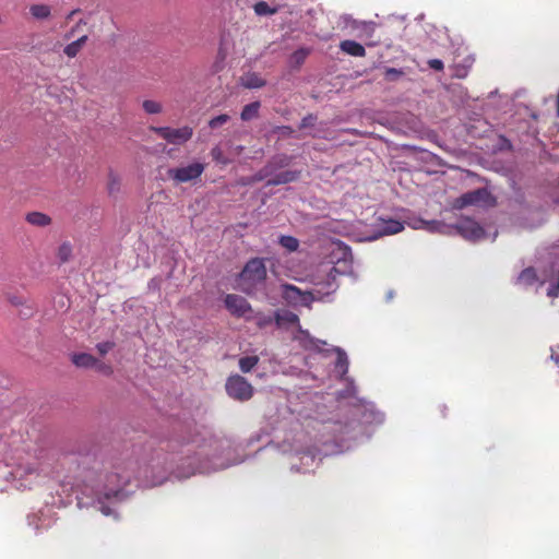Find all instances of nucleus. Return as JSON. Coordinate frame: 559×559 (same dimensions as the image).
I'll return each instance as SVG.
<instances>
[{"mask_svg":"<svg viewBox=\"0 0 559 559\" xmlns=\"http://www.w3.org/2000/svg\"><path fill=\"white\" fill-rule=\"evenodd\" d=\"M128 478L118 473H107L99 476V481L92 487L96 497L94 507L105 515L111 514V509L105 504L104 500L123 501L128 498L129 492L124 489Z\"/></svg>","mask_w":559,"mask_h":559,"instance_id":"1","label":"nucleus"},{"mask_svg":"<svg viewBox=\"0 0 559 559\" xmlns=\"http://www.w3.org/2000/svg\"><path fill=\"white\" fill-rule=\"evenodd\" d=\"M266 278V266L261 258L250 259L238 277V287L247 295H252Z\"/></svg>","mask_w":559,"mask_h":559,"instance_id":"2","label":"nucleus"},{"mask_svg":"<svg viewBox=\"0 0 559 559\" xmlns=\"http://www.w3.org/2000/svg\"><path fill=\"white\" fill-rule=\"evenodd\" d=\"M226 394L238 402H247L254 394L253 385L242 376L230 374L225 382Z\"/></svg>","mask_w":559,"mask_h":559,"instance_id":"3","label":"nucleus"},{"mask_svg":"<svg viewBox=\"0 0 559 559\" xmlns=\"http://www.w3.org/2000/svg\"><path fill=\"white\" fill-rule=\"evenodd\" d=\"M159 138L166 140L170 144L180 145L188 142L193 135V129L189 126L173 129L169 127L152 128Z\"/></svg>","mask_w":559,"mask_h":559,"instance_id":"4","label":"nucleus"},{"mask_svg":"<svg viewBox=\"0 0 559 559\" xmlns=\"http://www.w3.org/2000/svg\"><path fill=\"white\" fill-rule=\"evenodd\" d=\"M202 163H193L185 167L170 168L168 177L177 183L188 182L201 177L204 171Z\"/></svg>","mask_w":559,"mask_h":559,"instance_id":"5","label":"nucleus"},{"mask_svg":"<svg viewBox=\"0 0 559 559\" xmlns=\"http://www.w3.org/2000/svg\"><path fill=\"white\" fill-rule=\"evenodd\" d=\"M457 234L467 240H479L485 237L484 228L473 219L464 218L455 225Z\"/></svg>","mask_w":559,"mask_h":559,"instance_id":"6","label":"nucleus"},{"mask_svg":"<svg viewBox=\"0 0 559 559\" xmlns=\"http://www.w3.org/2000/svg\"><path fill=\"white\" fill-rule=\"evenodd\" d=\"M224 302L227 310L238 318L245 317L251 311V306L247 299L236 294L226 295Z\"/></svg>","mask_w":559,"mask_h":559,"instance_id":"7","label":"nucleus"},{"mask_svg":"<svg viewBox=\"0 0 559 559\" xmlns=\"http://www.w3.org/2000/svg\"><path fill=\"white\" fill-rule=\"evenodd\" d=\"M404 229V225L402 222L393 218H379V224L377 228V237L386 236V235H394Z\"/></svg>","mask_w":559,"mask_h":559,"instance_id":"8","label":"nucleus"},{"mask_svg":"<svg viewBox=\"0 0 559 559\" xmlns=\"http://www.w3.org/2000/svg\"><path fill=\"white\" fill-rule=\"evenodd\" d=\"M50 523L51 521L43 510L27 515V524L33 527L35 532H39L41 528H47Z\"/></svg>","mask_w":559,"mask_h":559,"instance_id":"9","label":"nucleus"},{"mask_svg":"<svg viewBox=\"0 0 559 559\" xmlns=\"http://www.w3.org/2000/svg\"><path fill=\"white\" fill-rule=\"evenodd\" d=\"M36 469L31 466H17L12 472H10V476L12 477V480L15 481L16 488H27L29 487V484H26L23 481V478L28 475H35Z\"/></svg>","mask_w":559,"mask_h":559,"instance_id":"10","label":"nucleus"},{"mask_svg":"<svg viewBox=\"0 0 559 559\" xmlns=\"http://www.w3.org/2000/svg\"><path fill=\"white\" fill-rule=\"evenodd\" d=\"M300 176L299 170H285L274 175L266 182V186H280L296 181Z\"/></svg>","mask_w":559,"mask_h":559,"instance_id":"11","label":"nucleus"},{"mask_svg":"<svg viewBox=\"0 0 559 559\" xmlns=\"http://www.w3.org/2000/svg\"><path fill=\"white\" fill-rule=\"evenodd\" d=\"M25 221L29 225L40 228L47 227L52 223V219L48 214L38 211L28 212L25 215Z\"/></svg>","mask_w":559,"mask_h":559,"instance_id":"12","label":"nucleus"},{"mask_svg":"<svg viewBox=\"0 0 559 559\" xmlns=\"http://www.w3.org/2000/svg\"><path fill=\"white\" fill-rule=\"evenodd\" d=\"M96 357L87 353H74L71 355L72 364L78 368L94 369Z\"/></svg>","mask_w":559,"mask_h":559,"instance_id":"13","label":"nucleus"},{"mask_svg":"<svg viewBox=\"0 0 559 559\" xmlns=\"http://www.w3.org/2000/svg\"><path fill=\"white\" fill-rule=\"evenodd\" d=\"M340 49L353 57H365L366 56V49L365 47L352 39H345L340 43Z\"/></svg>","mask_w":559,"mask_h":559,"instance_id":"14","label":"nucleus"},{"mask_svg":"<svg viewBox=\"0 0 559 559\" xmlns=\"http://www.w3.org/2000/svg\"><path fill=\"white\" fill-rule=\"evenodd\" d=\"M240 83L246 88H261L265 86L266 81L255 72H248L241 76Z\"/></svg>","mask_w":559,"mask_h":559,"instance_id":"15","label":"nucleus"},{"mask_svg":"<svg viewBox=\"0 0 559 559\" xmlns=\"http://www.w3.org/2000/svg\"><path fill=\"white\" fill-rule=\"evenodd\" d=\"M59 264L68 263L73 257V246L70 241H62L56 252Z\"/></svg>","mask_w":559,"mask_h":559,"instance_id":"16","label":"nucleus"},{"mask_svg":"<svg viewBox=\"0 0 559 559\" xmlns=\"http://www.w3.org/2000/svg\"><path fill=\"white\" fill-rule=\"evenodd\" d=\"M86 40H87V36L86 35H83V36L79 37L76 40H73L72 43L68 44L64 47L63 52L69 58H74L80 52L82 47L85 45Z\"/></svg>","mask_w":559,"mask_h":559,"instance_id":"17","label":"nucleus"},{"mask_svg":"<svg viewBox=\"0 0 559 559\" xmlns=\"http://www.w3.org/2000/svg\"><path fill=\"white\" fill-rule=\"evenodd\" d=\"M487 194V191L485 189H477L471 192H467L462 195V204L463 205H472L476 204L479 201L484 199V197Z\"/></svg>","mask_w":559,"mask_h":559,"instance_id":"18","label":"nucleus"},{"mask_svg":"<svg viewBox=\"0 0 559 559\" xmlns=\"http://www.w3.org/2000/svg\"><path fill=\"white\" fill-rule=\"evenodd\" d=\"M261 107L260 102H252L248 105H246L240 114V118L243 121H249L259 116V109Z\"/></svg>","mask_w":559,"mask_h":559,"instance_id":"19","label":"nucleus"},{"mask_svg":"<svg viewBox=\"0 0 559 559\" xmlns=\"http://www.w3.org/2000/svg\"><path fill=\"white\" fill-rule=\"evenodd\" d=\"M29 13L36 20H46L51 14V9L47 4H32L29 7Z\"/></svg>","mask_w":559,"mask_h":559,"instance_id":"20","label":"nucleus"},{"mask_svg":"<svg viewBox=\"0 0 559 559\" xmlns=\"http://www.w3.org/2000/svg\"><path fill=\"white\" fill-rule=\"evenodd\" d=\"M274 319L277 326H281L284 323L295 324L299 322L298 316L290 311H285L284 313L275 312Z\"/></svg>","mask_w":559,"mask_h":559,"instance_id":"21","label":"nucleus"},{"mask_svg":"<svg viewBox=\"0 0 559 559\" xmlns=\"http://www.w3.org/2000/svg\"><path fill=\"white\" fill-rule=\"evenodd\" d=\"M253 11L259 16L273 15L278 12L277 7H270L265 1H259L253 5Z\"/></svg>","mask_w":559,"mask_h":559,"instance_id":"22","label":"nucleus"},{"mask_svg":"<svg viewBox=\"0 0 559 559\" xmlns=\"http://www.w3.org/2000/svg\"><path fill=\"white\" fill-rule=\"evenodd\" d=\"M336 354L335 369L343 376L348 371V358L346 353L341 348H336Z\"/></svg>","mask_w":559,"mask_h":559,"instance_id":"23","label":"nucleus"},{"mask_svg":"<svg viewBox=\"0 0 559 559\" xmlns=\"http://www.w3.org/2000/svg\"><path fill=\"white\" fill-rule=\"evenodd\" d=\"M259 364L258 356H245L238 361L239 369L243 372H250Z\"/></svg>","mask_w":559,"mask_h":559,"instance_id":"24","label":"nucleus"},{"mask_svg":"<svg viewBox=\"0 0 559 559\" xmlns=\"http://www.w3.org/2000/svg\"><path fill=\"white\" fill-rule=\"evenodd\" d=\"M537 281L536 271L533 267L524 269L519 277L518 282L523 285H532Z\"/></svg>","mask_w":559,"mask_h":559,"instance_id":"25","label":"nucleus"},{"mask_svg":"<svg viewBox=\"0 0 559 559\" xmlns=\"http://www.w3.org/2000/svg\"><path fill=\"white\" fill-rule=\"evenodd\" d=\"M121 180L112 171L109 173L107 190L109 195L116 197L120 191Z\"/></svg>","mask_w":559,"mask_h":559,"instance_id":"26","label":"nucleus"},{"mask_svg":"<svg viewBox=\"0 0 559 559\" xmlns=\"http://www.w3.org/2000/svg\"><path fill=\"white\" fill-rule=\"evenodd\" d=\"M211 156L213 158L214 162H216L217 164H221L223 166H226L228 164L231 163V159L228 158L221 146L216 145L214 146L212 150H211Z\"/></svg>","mask_w":559,"mask_h":559,"instance_id":"27","label":"nucleus"},{"mask_svg":"<svg viewBox=\"0 0 559 559\" xmlns=\"http://www.w3.org/2000/svg\"><path fill=\"white\" fill-rule=\"evenodd\" d=\"M290 157L287 156V155H276L274 156L269 163L267 165H272V173L274 174V171L278 168H283V167H286L289 165L290 163Z\"/></svg>","mask_w":559,"mask_h":559,"instance_id":"28","label":"nucleus"},{"mask_svg":"<svg viewBox=\"0 0 559 559\" xmlns=\"http://www.w3.org/2000/svg\"><path fill=\"white\" fill-rule=\"evenodd\" d=\"M278 242L283 248L290 252L296 251L299 247L298 239L293 236H281Z\"/></svg>","mask_w":559,"mask_h":559,"instance_id":"29","label":"nucleus"},{"mask_svg":"<svg viewBox=\"0 0 559 559\" xmlns=\"http://www.w3.org/2000/svg\"><path fill=\"white\" fill-rule=\"evenodd\" d=\"M142 108L151 115L159 114L163 110L162 103L157 100H144L142 102Z\"/></svg>","mask_w":559,"mask_h":559,"instance_id":"30","label":"nucleus"},{"mask_svg":"<svg viewBox=\"0 0 559 559\" xmlns=\"http://www.w3.org/2000/svg\"><path fill=\"white\" fill-rule=\"evenodd\" d=\"M94 369L103 374V376H106V377H110L112 373H114V368L111 365L109 364H106L99 359H96V364L94 366Z\"/></svg>","mask_w":559,"mask_h":559,"instance_id":"31","label":"nucleus"},{"mask_svg":"<svg viewBox=\"0 0 559 559\" xmlns=\"http://www.w3.org/2000/svg\"><path fill=\"white\" fill-rule=\"evenodd\" d=\"M229 120H230V117L227 114H222V115H218V116L212 118L209 121V127L211 129H216V128H219L221 126L227 123Z\"/></svg>","mask_w":559,"mask_h":559,"instance_id":"32","label":"nucleus"},{"mask_svg":"<svg viewBox=\"0 0 559 559\" xmlns=\"http://www.w3.org/2000/svg\"><path fill=\"white\" fill-rule=\"evenodd\" d=\"M115 342L112 341H106V342H100V343H97L96 344V350L98 352V354L100 356H105L107 355L111 349H114L115 347Z\"/></svg>","mask_w":559,"mask_h":559,"instance_id":"33","label":"nucleus"},{"mask_svg":"<svg viewBox=\"0 0 559 559\" xmlns=\"http://www.w3.org/2000/svg\"><path fill=\"white\" fill-rule=\"evenodd\" d=\"M403 74H404V72L402 70H400V69L386 68L385 72H384V78L388 81H396Z\"/></svg>","mask_w":559,"mask_h":559,"instance_id":"34","label":"nucleus"},{"mask_svg":"<svg viewBox=\"0 0 559 559\" xmlns=\"http://www.w3.org/2000/svg\"><path fill=\"white\" fill-rule=\"evenodd\" d=\"M273 175L272 173V165H265L263 168H261L254 176L255 181H261L267 177H271Z\"/></svg>","mask_w":559,"mask_h":559,"instance_id":"35","label":"nucleus"},{"mask_svg":"<svg viewBox=\"0 0 559 559\" xmlns=\"http://www.w3.org/2000/svg\"><path fill=\"white\" fill-rule=\"evenodd\" d=\"M308 53H309V50H308V49H306V48H300V49L296 50V51L293 53L292 58H293V60H294L297 64H301V63H304V62H305V60H306V58H307Z\"/></svg>","mask_w":559,"mask_h":559,"instance_id":"36","label":"nucleus"},{"mask_svg":"<svg viewBox=\"0 0 559 559\" xmlns=\"http://www.w3.org/2000/svg\"><path fill=\"white\" fill-rule=\"evenodd\" d=\"M316 120H317V117L312 114H309L308 116L302 118L299 129H306V128L313 127L316 123Z\"/></svg>","mask_w":559,"mask_h":559,"instance_id":"37","label":"nucleus"},{"mask_svg":"<svg viewBox=\"0 0 559 559\" xmlns=\"http://www.w3.org/2000/svg\"><path fill=\"white\" fill-rule=\"evenodd\" d=\"M257 319V324L259 328H265L275 321L274 317L271 316H259Z\"/></svg>","mask_w":559,"mask_h":559,"instance_id":"38","label":"nucleus"},{"mask_svg":"<svg viewBox=\"0 0 559 559\" xmlns=\"http://www.w3.org/2000/svg\"><path fill=\"white\" fill-rule=\"evenodd\" d=\"M5 298L12 305V306H21L23 305L24 302V298L21 297V296H16V295H12V294H7L5 295Z\"/></svg>","mask_w":559,"mask_h":559,"instance_id":"39","label":"nucleus"},{"mask_svg":"<svg viewBox=\"0 0 559 559\" xmlns=\"http://www.w3.org/2000/svg\"><path fill=\"white\" fill-rule=\"evenodd\" d=\"M428 66L435 71H442L444 68V64L440 59H430L428 61Z\"/></svg>","mask_w":559,"mask_h":559,"instance_id":"40","label":"nucleus"},{"mask_svg":"<svg viewBox=\"0 0 559 559\" xmlns=\"http://www.w3.org/2000/svg\"><path fill=\"white\" fill-rule=\"evenodd\" d=\"M276 131L282 134V135H285V136H288V135H292L294 130L292 127L289 126H281V127H277L276 128Z\"/></svg>","mask_w":559,"mask_h":559,"instance_id":"41","label":"nucleus"},{"mask_svg":"<svg viewBox=\"0 0 559 559\" xmlns=\"http://www.w3.org/2000/svg\"><path fill=\"white\" fill-rule=\"evenodd\" d=\"M427 224V229L428 230H438V231H441L442 228H444L445 226L440 223V222H430V223H426Z\"/></svg>","mask_w":559,"mask_h":559,"instance_id":"42","label":"nucleus"},{"mask_svg":"<svg viewBox=\"0 0 559 559\" xmlns=\"http://www.w3.org/2000/svg\"><path fill=\"white\" fill-rule=\"evenodd\" d=\"M164 479H165V477L162 476L156 480L147 481L146 486L153 487V486L160 485L164 481Z\"/></svg>","mask_w":559,"mask_h":559,"instance_id":"43","label":"nucleus"},{"mask_svg":"<svg viewBox=\"0 0 559 559\" xmlns=\"http://www.w3.org/2000/svg\"><path fill=\"white\" fill-rule=\"evenodd\" d=\"M558 293H559V284L557 286L551 287L548 290V296L555 297L558 295Z\"/></svg>","mask_w":559,"mask_h":559,"instance_id":"44","label":"nucleus"},{"mask_svg":"<svg viewBox=\"0 0 559 559\" xmlns=\"http://www.w3.org/2000/svg\"><path fill=\"white\" fill-rule=\"evenodd\" d=\"M551 359L554 360L556 366H559V354L552 353L551 354Z\"/></svg>","mask_w":559,"mask_h":559,"instance_id":"45","label":"nucleus"},{"mask_svg":"<svg viewBox=\"0 0 559 559\" xmlns=\"http://www.w3.org/2000/svg\"><path fill=\"white\" fill-rule=\"evenodd\" d=\"M243 148H245V147H243L242 145H238V146H236V148H235L236 154H237V155L241 154V153H242V151H243Z\"/></svg>","mask_w":559,"mask_h":559,"instance_id":"46","label":"nucleus"},{"mask_svg":"<svg viewBox=\"0 0 559 559\" xmlns=\"http://www.w3.org/2000/svg\"><path fill=\"white\" fill-rule=\"evenodd\" d=\"M333 282H334V277L332 278V281H329V282H328V286H329V288H332V286L334 285V283H333Z\"/></svg>","mask_w":559,"mask_h":559,"instance_id":"47","label":"nucleus"},{"mask_svg":"<svg viewBox=\"0 0 559 559\" xmlns=\"http://www.w3.org/2000/svg\"><path fill=\"white\" fill-rule=\"evenodd\" d=\"M314 293H316V294H318V295L323 294V292H322L321 289H319V288H316V289H314Z\"/></svg>","mask_w":559,"mask_h":559,"instance_id":"48","label":"nucleus"}]
</instances>
